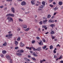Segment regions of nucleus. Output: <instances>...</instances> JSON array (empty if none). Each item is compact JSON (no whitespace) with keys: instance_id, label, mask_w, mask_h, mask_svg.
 I'll use <instances>...</instances> for the list:
<instances>
[{"instance_id":"49530a36","label":"nucleus","mask_w":63,"mask_h":63,"mask_svg":"<svg viewBox=\"0 0 63 63\" xmlns=\"http://www.w3.org/2000/svg\"><path fill=\"white\" fill-rule=\"evenodd\" d=\"M0 8H4V6H0Z\"/></svg>"},{"instance_id":"e2e57ef3","label":"nucleus","mask_w":63,"mask_h":63,"mask_svg":"<svg viewBox=\"0 0 63 63\" xmlns=\"http://www.w3.org/2000/svg\"><path fill=\"white\" fill-rule=\"evenodd\" d=\"M54 41H57V39H54Z\"/></svg>"},{"instance_id":"5fc2aeb1","label":"nucleus","mask_w":63,"mask_h":63,"mask_svg":"<svg viewBox=\"0 0 63 63\" xmlns=\"http://www.w3.org/2000/svg\"><path fill=\"white\" fill-rule=\"evenodd\" d=\"M54 53H56V51H55V50H54Z\"/></svg>"},{"instance_id":"b1692460","label":"nucleus","mask_w":63,"mask_h":63,"mask_svg":"<svg viewBox=\"0 0 63 63\" xmlns=\"http://www.w3.org/2000/svg\"><path fill=\"white\" fill-rule=\"evenodd\" d=\"M47 20L46 19L45 20H43V23H46L47 22Z\"/></svg>"},{"instance_id":"a18cd8bd","label":"nucleus","mask_w":63,"mask_h":63,"mask_svg":"<svg viewBox=\"0 0 63 63\" xmlns=\"http://www.w3.org/2000/svg\"><path fill=\"white\" fill-rule=\"evenodd\" d=\"M49 6L50 7H53V6L51 4H49Z\"/></svg>"},{"instance_id":"4d7b16f0","label":"nucleus","mask_w":63,"mask_h":63,"mask_svg":"<svg viewBox=\"0 0 63 63\" xmlns=\"http://www.w3.org/2000/svg\"><path fill=\"white\" fill-rule=\"evenodd\" d=\"M46 18L45 17H44L43 18V19H46Z\"/></svg>"},{"instance_id":"de8ad7c7","label":"nucleus","mask_w":63,"mask_h":63,"mask_svg":"<svg viewBox=\"0 0 63 63\" xmlns=\"http://www.w3.org/2000/svg\"><path fill=\"white\" fill-rule=\"evenodd\" d=\"M7 7H5V8L4 9V10H5V11H6V10H7Z\"/></svg>"},{"instance_id":"052dcab7","label":"nucleus","mask_w":63,"mask_h":63,"mask_svg":"<svg viewBox=\"0 0 63 63\" xmlns=\"http://www.w3.org/2000/svg\"><path fill=\"white\" fill-rule=\"evenodd\" d=\"M30 52L32 54H33V51H30Z\"/></svg>"},{"instance_id":"aec40b11","label":"nucleus","mask_w":63,"mask_h":63,"mask_svg":"<svg viewBox=\"0 0 63 63\" xmlns=\"http://www.w3.org/2000/svg\"><path fill=\"white\" fill-rule=\"evenodd\" d=\"M24 50H23L22 49H21L20 50V53H23L24 52Z\"/></svg>"},{"instance_id":"680f3d73","label":"nucleus","mask_w":63,"mask_h":63,"mask_svg":"<svg viewBox=\"0 0 63 63\" xmlns=\"http://www.w3.org/2000/svg\"><path fill=\"white\" fill-rule=\"evenodd\" d=\"M37 3H38V4H40V2L39 1H37Z\"/></svg>"},{"instance_id":"0e129e2a","label":"nucleus","mask_w":63,"mask_h":63,"mask_svg":"<svg viewBox=\"0 0 63 63\" xmlns=\"http://www.w3.org/2000/svg\"><path fill=\"white\" fill-rule=\"evenodd\" d=\"M61 63H63V61H61Z\"/></svg>"},{"instance_id":"412c9836","label":"nucleus","mask_w":63,"mask_h":63,"mask_svg":"<svg viewBox=\"0 0 63 63\" xmlns=\"http://www.w3.org/2000/svg\"><path fill=\"white\" fill-rule=\"evenodd\" d=\"M15 44L16 46H17L18 44V42L17 41H16L15 42Z\"/></svg>"},{"instance_id":"423d86ee","label":"nucleus","mask_w":63,"mask_h":63,"mask_svg":"<svg viewBox=\"0 0 63 63\" xmlns=\"http://www.w3.org/2000/svg\"><path fill=\"white\" fill-rule=\"evenodd\" d=\"M6 58L9 60L11 59V56L9 55L7 56L6 57Z\"/></svg>"},{"instance_id":"4468645a","label":"nucleus","mask_w":63,"mask_h":63,"mask_svg":"<svg viewBox=\"0 0 63 63\" xmlns=\"http://www.w3.org/2000/svg\"><path fill=\"white\" fill-rule=\"evenodd\" d=\"M31 4L32 5H35V3H34V1L33 0H32L31 1Z\"/></svg>"},{"instance_id":"c03bdc74","label":"nucleus","mask_w":63,"mask_h":63,"mask_svg":"<svg viewBox=\"0 0 63 63\" xmlns=\"http://www.w3.org/2000/svg\"><path fill=\"white\" fill-rule=\"evenodd\" d=\"M21 9L22 10H23V11H24V9L23 8H21Z\"/></svg>"},{"instance_id":"5701e85b","label":"nucleus","mask_w":63,"mask_h":63,"mask_svg":"<svg viewBox=\"0 0 63 63\" xmlns=\"http://www.w3.org/2000/svg\"><path fill=\"white\" fill-rule=\"evenodd\" d=\"M49 22H53L54 21L52 20H50L49 21Z\"/></svg>"},{"instance_id":"f8f14e48","label":"nucleus","mask_w":63,"mask_h":63,"mask_svg":"<svg viewBox=\"0 0 63 63\" xmlns=\"http://www.w3.org/2000/svg\"><path fill=\"white\" fill-rule=\"evenodd\" d=\"M13 36V34H11V33H10L9 34V35L8 36V37H9V38H11L12 37V36Z\"/></svg>"},{"instance_id":"f3484780","label":"nucleus","mask_w":63,"mask_h":63,"mask_svg":"<svg viewBox=\"0 0 63 63\" xmlns=\"http://www.w3.org/2000/svg\"><path fill=\"white\" fill-rule=\"evenodd\" d=\"M20 46L21 47H23L24 46V44L22 43V42H21L20 43Z\"/></svg>"},{"instance_id":"a211bd4d","label":"nucleus","mask_w":63,"mask_h":63,"mask_svg":"<svg viewBox=\"0 0 63 63\" xmlns=\"http://www.w3.org/2000/svg\"><path fill=\"white\" fill-rule=\"evenodd\" d=\"M35 52H34L33 53V55L34 56H37L38 55L35 54Z\"/></svg>"},{"instance_id":"473e14b6","label":"nucleus","mask_w":63,"mask_h":63,"mask_svg":"<svg viewBox=\"0 0 63 63\" xmlns=\"http://www.w3.org/2000/svg\"><path fill=\"white\" fill-rule=\"evenodd\" d=\"M15 49H18V47H15Z\"/></svg>"},{"instance_id":"7c9ffc66","label":"nucleus","mask_w":63,"mask_h":63,"mask_svg":"<svg viewBox=\"0 0 63 63\" xmlns=\"http://www.w3.org/2000/svg\"><path fill=\"white\" fill-rule=\"evenodd\" d=\"M39 24L40 25L43 24V22L42 21H41L39 22Z\"/></svg>"},{"instance_id":"72a5a7b5","label":"nucleus","mask_w":63,"mask_h":63,"mask_svg":"<svg viewBox=\"0 0 63 63\" xmlns=\"http://www.w3.org/2000/svg\"><path fill=\"white\" fill-rule=\"evenodd\" d=\"M31 59L33 60L34 61H35L36 60V59H35V58H31Z\"/></svg>"},{"instance_id":"f257e3e1","label":"nucleus","mask_w":63,"mask_h":63,"mask_svg":"<svg viewBox=\"0 0 63 63\" xmlns=\"http://www.w3.org/2000/svg\"><path fill=\"white\" fill-rule=\"evenodd\" d=\"M10 16H12V17H14V16L13 14H9L6 15V18L7 19H9L8 20V22H11V21H13V19L12 17H10Z\"/></svg>"},{"instance_id":"0eeeda50","label":"nucleus","mask_w":63,"mask_h":63,"mask_svg":"<svg viewBox=\"0 0 63 63\" xmlns=\"http://www.w3.org/2000/svg\"><path fill=\"white\" fill-rule=\"evenodd\" d=\"M41 48H42L41 47H38L36 49V50H37V51H40V50H41Z\"/></svg>"},{"instance_id":"f03ea898","label":"nucleus","mask_w":63,"mask_h":63,"mask_svg":"<svg viewBox=\"0 0 63 63\" xmlns=\"http://www.w3.org/2000/svg\"><path fill=\"white\" fill-rule=\"evenodd\" d=\"M26 48H27V49H29V50H31V49H32V48L33 50H34L35 51L37 50V49H36L35 48L33 47H31L30 48L28 47H26Z\"/></svg>"},{"instance_id":"58836bf2","label":"nucleus","mask_w":63,"mask_h":63,"mask_svg":"<svg viewBox=\"0 0 63 63\" xmlns=\"http://www.w3.org/2000/svg\"><path fill=\"white\" fill-rule=\"evenodd\" d=\"M19 21H23V20H22L21 19H19Z\"/></svg>"},{"instance_id":"4be33fe9","label":"nucleus","mask_w":63,"mask_h":63,"mask_svg":"<svg viewBox=\"0 0 63 63\" xmlns=\"http://www.w3.org/2000/svg\"><path fill=\"white\" fill-rule=\"evenodd\" d=\"M58 7H56L55 8H54V11H56V10H58Z\"/></svg>"},{"instance_id":"3c124183","label":"nucleus","mask_w":63,"mask_h":63,"mask_svg":"<svg viewBox=\"0 0 63 63\" xmlns=\"http://www.w3.org/2000/svg\"><path fill=\"white\" fill-rule=\"evenodd\" d=\"M55 37H54V36H53L52 38V39L53 40L54 39H55Z\"/></svg>"},{"instance_id":"6e6d98bb","label":"nucleus","mask_w":63,"mask_h":63,"mask_svg":"<svg viewBox=\"0 0 63 63\" xmlns=\"http://www.w3.org/2000/svg\"><path fill=\"white\" fill-rule=\"evenodd\" d=\"M35 18H37V15H35Z\"/></svg>"},{"instance_id":"20e7f679","label":"nucleus","mask_w":63,"mask_h":63,"mask_svg":"<svg viewBox=\"0 0 63 63\" xmlns=\"http://www.w3.org/2000/svg\"><path fill=\"white\" fill-rule=\"evenodd\" d=\"M41 6H39V8H38V10H39V11H40L42 10V9H43L44 8V6L42 5H41Z\"/></svg>"},{"instance_id":"393cba45","label":"nucleus","mask_w":63,"mask_h":63,"mask_svg":"<svg viewBox=\"0 0 63 63\" xmlns=\"http://www.w3.org/2000/svg\"><path fill=\"white\" fill-rule=\"evenodd\" d=\"M47 47V46H45L44 47H42V49H45Z\"/></svg>"},{"instance_id":"603ef678","label":"nucleus","mask_w":63,"mask_h":63,"mask_svg":"<svg viewBox=\"0 0 63 63\" xmlns=\"http://www.w3.org/2000/svg\"><path fill=\"white\" fill-rule=\"evenodd\" d=\"M52 1L51 0H50L49 1V3H51V2Z\"/></svg>"},{"instance_id":"338daca9","label":"nucleus","mask_w":63,"mask_h":63,"mask_svg":"<svg viewBox=\"0 0 63 63\" xmlns=\"http://www.w3.org/2000/svg\"><path fill=\"white\" fill-rule=\"evenodd\" d=\"M35 28H38V27L37 26H36L35 27Z\"/></svg>"},{"instance_id":"2eb2a0df","label":"nucleus","mask_w":63,"mask_h":63,"mask_svg":"<svg viewBox=\"0 0 63 63\" xmlns=\"http://www.w3.org/2000/svg\"><path fill=\"white\" fill-rule=\"evenodd\" d=\"M23 28L24 29H25V28H27V25H24L23 26Z\"/></svg>"},{"instance_id":"09e8293b","label":"nucleus","mask_w":63,"mask_h":63,"mask_svg":"<svg viewBox=\"0 0 63 63\" xmlns=\"http://www.w3.org/2000/svg\"><path fill=\"white\" fill-rule=\"evenodd\" d=\"M62 57H60L59 58V59H62Z\"/></svg>"},{"instance_id":"a19ab883","label":"nucleus","mask_w":63,"mask_h":63,"mask_svg":"<svg viewBox=\"0 0 63 63\" xmlns=\"http://www.w3.org/2000/svg\"><path fill=\"white\" fill-rule=\"evenodd\" d=\"M12 61H12V59H11L10 61V63H12Z\"/></svg>"},{"instance_id":"9d476101","label":"nucleus","mask_w":63,"mask_h":63,"mask_svg":"<svg viewBox=\"0 0 63 63\" xmlns=\"http://www.w3.org/2000/svg\"><path fill=\"white\" fill-rule=\"evenodd\" d=\"M16 55H18V56H21L22 55V54H21L20 53H16Z\"/></svg>"},{"instance_id":"7ed1b4c3","label":"nucleus","mask_w":63,"mask_h":63,"mask_svg":"<svg viewBox=\"0 0 63 63\" xmlns=\"http://www.w3.org/2000/svg\"><path fill=\"white\" fill-rule=\"evenodd\" d=\"M21 5L22 6H25V5H26V2L24 1H23L21 3Z\"/></svg>"},{"instance_id":"39448f33","label":"nucleus","mask_w":63,"mask_h":63,"mask_svg":"<svg viewBox=\"0 0 63 63\" xmlns=\"http://www.w3.org/2000/svg\"><path fill=\"white\" fill-rule=\"evenodd\" d=\"M11 10L13 13H15V8L13 7H12L11 8Z\"/></svg>"},{"instance_id":"37998d69","label":"nucleus","mask_w":63,"mask_h":63,"mask_svg":"<svg viewBox=\"0 0 63 63\" xmlns=\"http://www.w3.org/2000/svg\"><path fill=\"white\" fill-rule=\"evenodd\" d=\"M1 57H4V55H3V54H1Z\"/></svg>"},{"instance_id":"f704fd0d","label":"nucleus","mask_w":63,"mask_h":63,"mask_svg":"<svg viewBox=\"0 0 63 63\" xmlns=\"http://www.w3.org/2000/svg\"><path fill=\"white\" fill-rule=\"evenodd\" d=\"M35 41L33 40L32 41V44H34V43H35Z\"/></svg>"},{"instance_id":"dca6fc26","label":"nucleus","mask_w":63,"mask_h":63,"mask_svg":"<svg viewBox=\"0 0 63 63\" xmlns=\"http://www.w3.org/2000/svg\"><path fill=\"white\" fill-rule=\"evenodd\" d=\"M30 30V28H28L26 29L25 30V31H28Z\"/></svg>"},{"instance_id":"69168bd1","label":"nucleus","mask_w":63,"mask_h":63,"mask_svg":"<svg viewBox=\"0 0 63 63\" xmlns=\"http://www.w3.org/2000/svg\"><path fill=\"white\" fill-rule=\"evenodd\" d=\"M27 60L28 61H30V60L29 59H28Z\"/></svg>"},{"instance_id":"a878e982","label":"nucleus","mask_w":63,"mask_h":63,"mask_svg":"<svg viewBox=\"0 0 63 63\" xmlns=\"http://www.w3.org/2000/svg\"><path fill=\"white\" fill-rule=\"evenodd\" d=\"M45 2L44 1H43L42 2V4H43V6H45Z\"/></svg>"},{"instance_id":"4c0bfd02","label":"nucleus","mask_w":63,"mask_h":63,"mask_svg":"<svg viewBox=\"0 0 63 63\" xmlns=\"http://www.w3.org/2000/svg\"><path fill=\"white\" fill-rule=\"evenodd\" d=\"M43 62V60H40V63H42Z\"/></svg>"},{"instance_id":"774afa93","label":"nucleus","mask_w":63,"mask_h":63,"mask_svg":"<svg viewBox=\"0 0 63 63\" xmlns=\"http://www.w3.org/2000/svg\"><path fill=\"white\" fill-rule=\"evenodd\" d=\"M43 61H46V60H45L44 59H43Z\"/></svg>"},{"instance_id":"ea45409f","label":"nucleus","mask_w":63,"mask_h":63,"mask_svg":"<svg viewBox=\"0 0 63 63\" xmlns=\"http://www.w3.org/2000/svg\"><path fill=\"white\" fill-rule=\"evenodd\" d=\"M56 14H57V12H55L54 13V14H53V16H55L56 15Z\"/></svg>"},{"instance_id":"e433bc0d","label":"nucleus","mask_w":63,"mask_h":63,"mask_svg":"<svg viewBox=\"0 0 63 63\" xmlns=\"http://www.w3.org/2000/svg\"><path fill=\"white\" fill-rule=\"evenodd\" d=\"M42 41H43L44 42H46V40H45V39L44 38H43L42 39Z\"/></svg>"},{"instance_id":"bf43d9fd","label":"nucleus","mask_w":63,"mask_h":63,"mask_svg":"<svg viewBox=\"0 0 63 63\" xmlns=\"http://www.w3.org/2000/svg\"><path fill=\"white\" fill-rule=\"evenodd\" d=\"M20 50H18L17 51V52H20Z\"/></svg>"},{"instance_id":"ddd939ff","label":"nucleus","mask_w":63,"mask_h":63,"mask_svg":"<svg viewBox=\"0 0 63 63\" xmlns=\"http://www.w3.org/2000/svg\"><path fill=\"white\" fill-rule=\"evenodd\" d=\"M6 52L7 51L5 50H3L2 51V53L4 54H5V53H6Z\"/></svg>"},{"instance_id":"2f4dec72","label":"nucleus","mask_w":63,"mask_h":63,"mask_svg":"<svg viewBox=\"0 0 63 63\" xmlns=\"http://www.w3.org/2000/svg\"><path fill=\"white\" fill-rule=\"evenodd\" d=\"M36 39H37V40H40V38L39 37H36Z\"/></svg>"},{"instance_id":"c9c22d12","label":"nucleus","mask_w":63,"mask_h":63,"mask_svg":"<svg viewBox=\"0 0 63 63\" xmlns=\"http://www.w3.org/2000/svg\"><path fill=\"white\" fill-rule=\"evenodd\" d=\"M20 40V38L19 37L17 39V41H19Z\"/></svg>"},{"instance_id":"cd10ccee","label":"nucleus","mask_w":63,"mask_h":63,"mask_svg":"<svg viewBox=\"0 0 63 63\" xmlns=\"http://www.w3.org/2000/svg\"><path fill=\"white\" fill-rule=\"evenodd\" d=\"M59 5H62V2H59Z\"/></svg>"},{"instance_id":"864d4df0","label":"nucleus","mask_w":63,"mask_h":63,"mask_svg":"<svg viewBox=\"0 0 63 63\" xmlns=\"http://www.w3.org/2000/svg\"><path fill=\"white\" fill-rule=\"evenodd\" d=\"M31 56L29 55L28 56V57L29 58H31Z\"/></svg>"},{"instance_id":"8fccbe9b","label":"nucleus","mask_w":63,"mask_h":63,"mask_svg":"<svg viewBox=\"0 0 63 63\" xmlns=\"http://www.w3.org/2000/svg\"><path fill=\"white\" fill-rule=\"evenodd\" d=\"M20 29L19 28H18L17 29V30L18 31H20Z\"/></svg>"},{"instance_id":"c85d7f7f","label":"nucleus","mask_w":63,"mask_h":63,"mask_svg":"<svg viewBox=\"0 0 63 63\" xmlns=\"http://www.w3.org/2000/svg\"><path fill=\"white\" fill-rule=\"evenodd\" d=\"M53 48V46L52 45H51L50 46V49H52Z\"/></svg>"},{"instance_id":"13d9d810","label":"nucleus","mask_w":63,"mask_h":63,"mask_svg":"<svg viewBox=\"0 0 63 63\" xmlns=\"http://www.w3.org/2000/svg\"><path fill=\"white\" fill-rule=\"evenodd\" d=\"M49 32H47L46 33H45V34H46V35H47V34H48Z\"/></svg>"},{"instance_id":"bb28decb","label":"nucleus","mask_w":63,"mask_h":63,"mask_svg":"<svg viewBox=\"0 0 63 63\" xmlns=\"http://www.w3.org/2000/svg\"><path fill=\"white\" fill-rule=\"evenodd\" d=\"M51 17V15H48L47 16V18H50Z\"/></svg>"},{"instance_id":"1a4fd4ad","label":"nucleus","mask_w":63,"mask_h":63,"mask_svg":"<svg viewBox=\"0 0 63 63\" xmlns=\"http://www.w3.org/2000/svg\"><path fill=\"white\" fill-rule=\"evenodd\" d=\"M42 27L43 28H45V30H47V26L45 25L43 26H42Z\"/></svg>"},{"instance_id":"6e6552de","label":"nucleus","mask_w":63,"mask_h":63,"mask_svg":"<svg viewBox=\"0 0 63 63\" xmlns=\"http://www.w3.org/2000/svg\"><path fill=\"white\" fill-rule=\"evenodd\" d=\"M39 45H43V42H42V41L40 40V42L38 43Z\"/></svg>"},{"instance_id":"c756f323","label":"nucleus","mask_w":63,"mask_h":63,"mask_svg":"<svg viewBox=\"0 0 63 63\" xmlns=\"http://www.w3.org/2000/svg\"><path fill=\"white\" fill-rule=\"evenodd\" d=\"M50 26L51 27H54V24H51L50 25Z\"/></svg>"},{"instance_id":"79ce46f5","label":"nucleus","mask_w":63,"mask_h":63,"mask_svg":"<svg viewBox=\"0 0 63 63\" xmlns=\"http://www.w3.org/2000/svg\"><path fill=\"white\" fill-rule=\"evenodd\" d=\"M54 58H57V56H56L55 55H54Z\"/></svg>"},{"instance_id":"9b49d317","label":"nucleus","mask_w":63,"mask_h":63,"mask_svg":"<svg viewBox=\"0 0 63 63\" xmlns=\"http://www.w3.org/2000/svg\"><path fill=\"white\" fill-rule=\"evenodd\" d=\"M7 42H5L2 44V46H7Z\"/></svg>"},{"instance_id":"6ab92c4d","label":"nucleus","mask_w":63,"mask_h":63,"mask_svg":"<svg viewBox=\"0 0 63 63\" xmlns=\"http://www.w3.org/2000/svg\"><path fill=\"white\" fill-rule=\"evenodd\" d=\"M50 34H51L52 35V34H55V32H54V31H52L51 32Z\"/></svg>"}]
</instances>
